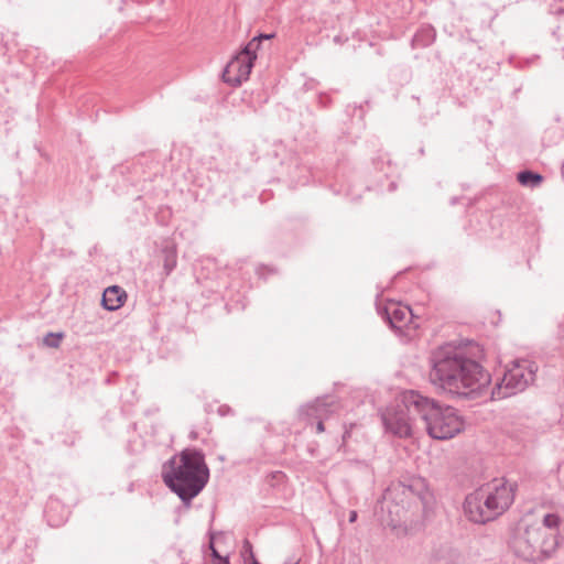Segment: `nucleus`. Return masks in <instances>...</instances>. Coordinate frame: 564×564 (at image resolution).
<instances>
[{"instance_id": "nucleus-8", "label": "nucleus", "mask_w": 564, "mask_h": 564, "mask_svg": "<svg viewBox=\"0 0 564 564\" xmlns=\"http://www.w3.org/2000/svg\"><path fill=\"white\" fill-rule=\"evenodd\" d=\"M481 489L487 490V496L489 497L496 517L502 514L514 500L516 484L500 480L494 481Z\"/></svg>"}, {"instance_id": "nucleus-22", "label": "nucleus", "mask_w": 564, "mask_h": 564, "mask_svg": "<svg viewBox=\"0 0 564 564\" xmlns=\"http://www.w3.org/2000/svg\"><path fill=\"white\" fill-rule=\"evenodd\" d=\"M242 552H243V555L246 556V560L249 558L252 562L253 558H256L253 551H252V545L248 540H245V542H243Z\"/></svg>"}, {"instance_id": "nucleus-28", "label": "nucleus", "mask_w": 564, "mask_h": 564, "mask_svg": "<svg viewBox=\"0 0 564 564\" xmlns=\"http://www.w3.org/2000/svg\"><path fill=\"white\" fill-rule=\"evenodd\" d=\"M348 435H349V433L346 431V432L344 433V435H343L344 441L346 440V437H347Z\"/></svg>"}, {"instance_id": "nucleus-10", "label": "nucleus", "mask_w": 564, "mask_h": 564, "mask_svg": "<svg viewBox=\"0 0 564 564\" xmlns=\"http://www.w3.org/2000/svg\"><path fill=\"white\" fill-rule=\"evenodd\" d=\"M252 67L253 64L250 57H241V55L236 54L224 68L221 78L232 87L240 86L242 82L249 78Z\"/></svg>"}, {"instance_id": "nucleus-1", "label": "nucleus", "mask_w": 564, "mask_h": 564, "mask_svg": "<svg viewBox=\"0 0 564 564\" xmlns=\"http://www.w3.org/2000/svg\"><path fill=\"white\" fill-rule=\"evenodd\" d=\"M482 350L477 344H445L430 356V382L459 398L481 394L489 388L490 373L480 364Z\"/></svg>"}, {"instance_id": "nucleus-19", "label": "nucleus", "mask_w": 564, "mask_h": 564, "mask_svg": "<svg viewBox=\"0 0 564 564\" xmlns=\"http://www.w3.org/2000/svg\"><path fill=\"white\" fill-rule=\"evenodd\" d=\"M260 47V37H253L238 54L241 57H250L251 63L253 64L257 58L256 52Z\"/></svg>"}, {"instance_id": "nucleus-3", "label": "nucleus", "mask_w": 564, "mask_h": 564, "mask_svg": "<svg viewBox=\"0 0 564 564\" xmlns=\"http://www.w3.org/2000/svg\"><path fill=\"white\" fill-rule=\"evenodd\" d=\"M409 402L419 410V419L432 438L449 440L464 430V421L453 406H442L423 394L410 395Z\"/></svg>"}, {"instance_id": "nucleus-25", "label": "nucleus", "mask_w": 564, "mask_h": 564, "mask_svg": "<svg viewBox=\"0 0 564 564\" xmlns=\"http://www.w3.org/2000/svg\"><path fill=\"white\" fill-rule=\"evenodd\" d=\"M230 412H231V409H230L228 405H221V406H219V409H218V413H219L220 415H227V414H229Z\"/></svg>"}, {"instance_id": "nucleus-9", "label": "nucleus", "mask_w": 564, "mask_h": 564, "mask_svg": "<svg viewBox=\"0 0 564 564\" xmlns=\"http://www.w3.org/2000/svg\"><path fill=\"white\" fill-rule=\"evenodd\" d=\"M392 489L394 491H400L409 499L419 500L422 503L424 511L430 510L433 506V495L429 490L425 480L421 477H413L399 481L397 485H393Z\"/></svg>"}, {"instance_id": "nucleus-7", "label": "nucleus", "mask_w": 564, "mask_h": 564, "mask_svg": "<svg viewBox=\"0 0 564 564\" xmlns=\"http://www.w3.org/2000/svg\"><path fill=\"white\" fill-rule=\"evenodd\" d=\"M464 511L471 522L478 524H484L497 518L487 496V490L481 488L466 496Z\"/></svg>"}, {"instance_id": "nucleus-15", "label": "nucleus", "mask_w": 564, "mask_h": 564, "mask_svg": "<svg viewBox=\"0 0 564 564\" xmlns=\"http://www.w3.org/2000/svg\"><path fill=\"white\" fill-rule=\"evenodd\" d=\"M436 37V31L432 25H422L413 35L411 45L413 48L430 46Z\"/></svg>"}, {"instance_id": "nucleus-17", "label": "nucleus", "mask_w": 564, "mask_h": 564, "mask_svg": "<svg viewBox=\"0 0 564 564\" xmlns=\"http://www.w3.org/2000/svg\"><path fill=\"white\" fill-rule=\"evenodd\" d=\"M518 182L531 188L538 187L543 182V176L536 172L524 170L517 174Z\"/></svg>"}, {"instance_id": "nucleus-5", "label": "nucleus", "mask_w": 564, "mask_h": 564, "mask_svg": "<svg viewBox=\"0 0 564 564\" xmlns=\"http://www.w3.org/2000/svg\"><path fill=\"white\" fill-rule=\"evenodd\" d=\"M538 366L529 359L513 360L491 390L494 399H505L523 391L534 381Z\"/></svg>"}, {"instance_id": "nucleus-20", "label": "nucleus", "mask_w": 564, "mask_h": 564, "mask_svg": "<svg viewBox=\"0 0 564 564\" xmlns=\"http://www.w3.org/2000/svg\"><path fill=\"white\" fill-rule=\"evenodd\" d=\"M62 338H63V333H48L45 335L43 341L47 347L58 348L61 345Z\"/></svg>"}, {"instance_id": "nucleus-27", "label": "nucleus", "mask_w": 564, "mask_h": 564, "mask_svg": "<svg viewBox=\"0 0 564 564\" xmlns=\"http://www.w3.org/2000/svg\"><path fill=\"white\" fill-rule=\"evenodd\" d=\"M357 518H358V513H357V511L351 510V511L349 512V522H350V523L356 522V521H357Z\"/></svg>"}, {"instance_id": "nucleus-16", "label": "nucleus", "mask_w": 564, "mask_h": 564, "mask_svg": "<svg viewBox=\"0 0 564 564\" xmlns=\"http://www.w3.org/2000/svg\"><path fill=\"white\" fill-rule=\"evenodd\" d=\"M163 269L165 275H170L177 264V251L173 245H167L162 249Z\"/></svg>"}, {"instance_id": "nucleus-11", "label": "nucleus", "mask_w": 564, "mask_h": 564, "mask_svg": "<svg viewBox=\"0 0 564 564\" xmlns=\"http://www.w3.org/2000/svg\"><path fill=\"white\" fill-rule=\"evenodd\" d=\"M335 400L333 397L325 395L318 397L313 402H310L300 408V417L307 425L313 424L314 420H326L334 412Z\"/></svg>"}, {"instance_id": "nucleus-2", "label": "nucleus", "mask_w": 564, "mask_h": 564, "mask_svg": "<svg viewBox=\"0 0 564 564\" xmlns=\"http://www.w3.org/2000/svg\"><path fill=\"white\" fill-rule=\"evenodd\" d=\"M162 479L189 507L209 480V468L204 453L196 448L183 449L163 465Z\"/></svg>"}, {"instance_id": "nucleus-24", "label": "nucleus", "mask_w": 564, "mask_h": 564, "mask_svg": "<svg viewBox=\"0 0 564 564\" xmlns=\"http://www.w3.org/2000/svg\"><path fill=\"white\" fill-rule=\"evenodd\" d=\"M316 421V432L317 433H323L325 431V426H324V421L325 420H315Z\"/></svg>"}, {"instance_id": "nucleus-26", "label": "nucleus", "mask_w": 564, "mask_h": 564, "mask_svg": "<svg viewBox=\"0 0 564 564\" xmlns=\"http://www.w3.org/2000/svg\"><path fill=\"white\" fill-rule=\"evenodd\" d=\"M274 36H275L274 33H270V34H259L256 37H260V43H261L263 40H270V39H273Z\"/></svg>"}, {"instance_id": "nucleus-23", "label": "nucleus", "mask_w": 564, "mask_h": 564, "mask_svg": "<svg viewBox=\"0 0 564 564\" xmlns=\"http://www.w3.org/2000/svg\"><path fill=\"white\" fill-rule=\"evenodd\" d=\"M210 549H212V552H213V555L217 558V560H220V564H229V561L227 557H223L220 556L217 551L215 550V547L213 546V544L210 545Z\"/></svg>"}, {"instance_id": "nucleus-18", "label": "nucleus", "mask_w": 564, "mask_h": 564, "mask_svg": "<svg viewBox=\"0 0 564 564\" xmlns=\"http://www.w3.org/2000/svg\"><path fill=\"white\" fill-rule=\"evenodd\" d=\"M563 520L557 513H545L542 518L541 525H534V528H545L547 531L555 533L558 536V530L562 525Z\"/></svg>"}, {"instance_id": "nucleus-13", "label": "nucleus", "mask_w": 564, "mask_h": 564, "mask_svg": "<svg viewBox=\"0 0 564 564\" xmlns=\"http://www.w3.org/2000/svg\"><path fill=\"white\" fill-rule=\"evenodd\" d=\"M460 554L451 543L435 544L424 564H458Z\"/></svg>"}, {"instance_id": "nucleus-12", "label": "nucleus", "mask_w": 564, "mask_h": 564, "mask_svg": "<svg viewBox=\"0 0 564 564\" xmlns=\"http://www.w3.org/2000/svg\"><path fill=\"white\" fill-rule=\"evenodd\" d=\"M378 314L389 324L393 329H401L408 325L413 314L409 306H403L400 303L389 301L384 305L377 306Z\"/></svg>"}, {"instance_id": "nucleus-21", "label": "nucleus", "mask_w": 564, "mask_h": 564, "mask_svg": "<svg viewBox=\"0 0 564 564\" xmlns=\"http://www.w3.org/2000/svg\"><path fill=\"white\" fill-rule=\"evenodd\" d=\"M54 505H57V502L56 501H51L47 505L46 510H45V516H46L47 522H48V524L51 527H58V525H61L64 522V519L55 520L53 518L52 511H53Z\"/></svg>"}, {"instance_id": "nucleus-4", "label": "nucleus", "mask_w": 564, "mask_h": 564, "mask_svg": "<svg viewBox=\"0 0 564 564\" xmlns=\"http://www.w3.org/2000/svg\"><path fill=\"white\" fill-rule=\"evenodd\" d=\"M558 545L560 541L555 533L534 525L519 530L510 541V547L518 557L533 563L552 558Z\"/></svg>"}, {"instance_id": "nucleus-14", "label": "nucleus", "mask_w": 564, "mask_h": 564, "mask_svg": "<svg viewBox=\"0 0 564 564\" xmlns=\"http://www.w3.org/2000/svg\"><path fill=\"white\" fill-rule=\"evenodd\" d=\"M126 300V291L118 285H111L104 291L101 304L105 310L112 312L120 308L124 304Z\"/></svg>"}, {"instance_id": "nucleus-29", "label": "nucleus", "mask_w": 564, "mask_h": 564, "mask_svg": "<svg viewBox=\"0 0 564 564\" xmlns=\"http://www.w3.org/2000/svg\"><path fill=\"white\" fill-rule=\"evenodd\" d=\"M250 564H260L257 558H253V561Z\"/></svg>"}, {"instance_id": "nucleus-6", "label": "nucleus", "mask_w": 564, "mask_h": 564, "mask_svg": "<svg viewBox=\"0 0 564 564\" xmlns=\"http://www.w3.org/2000/svg\"><path fill=\"white\" fill-rule=\"evenodd\" d=\"M410 395H422L414 390L405 391L402 399L382 413V423L388 432L398 437H410L412 429L419 419V410L410 404Z\"/></svg>"}]
</instances>
